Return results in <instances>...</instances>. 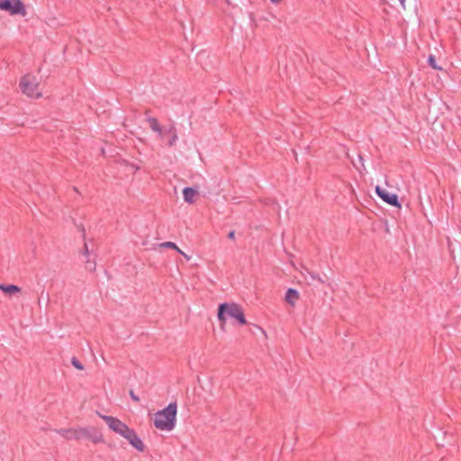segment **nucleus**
<instances>
[{
	"instance_id": "obj_8",
	"label": "nucleus",
	"mask_w": 461,
	"mask_h": 461,
	"mask_svg": "<svg viewBox=\"0 0 461 461\" xmlns=\"http://www.w3.org/2000/svg\"><path fill=\"white\" fill-rule=\"evenodd\" d=\"M164 134H167L169 137L167 143L169 148L174 147L177 143L179 138L176 127L174 124H170L167 128H166Z\"/></svg>"
},
{
	"instance_id": "obj_10",
	"label": "nucleus",
	"mask_w": 461,
	"mask_h": 461,
	"mask_svg": "<svg viewBox=\"0 0 461 461\" xmlns=\"http://www.w3.org/2000/svg\"><path fill=\"white\" fill-rule=\"evenodd\" d=\"M299 298V293L295 289L289 288L285 293V300L291 306H294Z\"/></svg>"
},
{
	"instance_id": "obj_4",
	"label": "nucleus",
	"mask_w": 461,
	"mask_h": 461,
	"mask_svg": "<svg viewBox=\"0 0 461 461\" xmlns=\"http://www.w3.org/2000/svg\"><path fill=\"white\" fill-rule=\"evenodd\" d=\"M226 316L235 319L241 325L247 323L242 307L235 303H221L219 305L217 317L222 324L226 321Z\"/></svg>"
},
{
	"instance_id": "obj_3",
	"label": "nucleus",
	"mask_w": 461,
	"mask_h": 461,
	"mask_svg": "<svg viewBox=\"0 0 461 461\" xmlns=\"http://www.w3.org/2000/svg\"><path fill=\"white\" fill-rule=\"evenodd\" d=\"M19 89L23 95L30 99L38 100L43 95L41 79L32 73H27L21 77Z\"/></svg>"
},
{
	"instance_id": "obj_18",
	"label": "nucleus",
	"mask_w": 461,
	"mask_h": 461,
	"mask_svg": "<svg viewBox=\"0 0 461 461\" xmlns=\"http://www.w3.org/2000/svg\"><path fill=\"white\" fill-rule=\"evenodd\" d=\"M131 396L135 402H139V397L135 396L132 393H131Z\"/></svg>"
},
{
	"instance_id": "obj_14",
	"label": "nucleus",
	"mask_w": 461,
	"mask_h": 461,
	"mask_svg": "<svg viewBox=\"0 0 461 461\" xmlns=\"http://www.w3.org/2000/svg\"><path fill=\"white\" fill-rule=\"evenodd\" d=\"M429 64L430 65L431 68H433L436 70H442V68L438 66L436 59L433 55H430L429 57Z\"/></svg>"
},
{
	"instance_id": "obj_16",
	"label": "nucleus",
	"mask_w": 461,
	"mask_h": 461,
	"mask_svg": "<svg viewBox=\"0 0 461 461\" xmlns=\"http://www.w3.org/2000/svg\"><path fill=\"white\" fill-rule=\"evenodd\" d=\"M71 364L73 365L74 367H76L78 370H82L84 368L82 364L75 357L71 359Z\"/></svg>"
},
{
	"instance_id": "obj_7",
	"label": "nucleus",
	"mask_w": 461,
	"mask_h": 461,
	"mask_svg": "<svg viewBox=\"0 0 461 461\" xmlns=\"http://www.w3.org/2000/svg\"><path fill=\"white\" fill-rule=\"evenodd\" d=\"M375 193L377 195L386 203L401 208V204L398 202V195L396 194L389 193L385 189L381 188L379 185L375 187Z\"/></svg>"
},
{
	"instance_id": "obj_13",
	"label": "nucleus",
	"mask_w": 461,
	"mask_h": 461,
	"mask_svg": "<svg viewBox=\"0 0 461 461\" xmlns=\"http://www.w3.org/2000/svg\"><path fill=\"white\" fill-rule=\"evenodd\" d=\"M160 247L162 248H167V249H175L176 250L177 252H179L180 254H182L187 260L190 259V257L187 256L185 252H183L179 248L178 246L174 243V242H171V241H166V242H163L159 245Z\"/></svg>"
},
{
	"instance_id": "obj_6",
	"label": "nucleus",
	"mask_w": 461,
	"mask_h": 461,
	"mask_svg": "<svg viewBox=\"0 0 461 461\" xmlns=\"http://www.w3.org/2000/svg\"><path fill=\"white\" fill-rule=\"evenodd\" d=\"M58 433L65 439H82L84 438H90V430L86 428H70L61 429Z\"/></svg>"
},
{
	"instance_id": "obj_11",
	"label": "nucleus",
	"mask_w": 461,
	"mask_h": 461,
	"mask_svg": "<svg viewBox=\"0 0 461 461\" xmlns=\"http://www.w3.org/2000/svg\"><path fill=\"white\" fill-rule=\"evenodd\" d=\"M198 192L192 187H185L183 190L184 200L188 203H194Z\"/></svg>"
},
{
	"instance_id": "obj_15",
	"label": "nucleus",
	"mask_w": 461,
	"mask_h": 461,
	"mask_svg": "<svg viewBox=\"0 0 461 461\" xmlns=\"http://www.w3.org/2000/svg\"><path fill=\"white\" fill-rule=\"evenodd\" d=\"M89 439H91L94 443H99V442H103V437L99 434H92L90 432V438H88Z\"/></svg>"
},
{
	"instance_id": "obj_20",
	"label": "nucleus",
	"mask_w": 461,
	"mask_h": 461,
	"mask_svg": "<svg viewBox=\"0 0 461 461\" xmlns=\"http://www.w3.org/2000/svg\"><path fill=\"white\" fill-rule=\"evenodd\" d=\"M399 2H400V4H401L402 7L403 9H405V0H399Z\"/></svg>"
},
{
	"instance_id": "obj_19",
	"label": "nucleus",
	"mask_w": 461,
	"mask_h": 461,
	"mask_svg": "<svg viewBox=\"0 0 461 461\" xmlns=\"http://www.w3.org/2000/svg\"><path fill=\"white\" fill-rule=\"evenodd\" d=\"M272 4L274 5H278L280 4L281 0H269Z\"/></svg>"
},
{
	"instance_id": "obj_1",
	"label": "nucleus",
	"mask_w": 461,
	"mask_h": 461,
	"mask_svg": "<svg viewBox=\"0 0 461 461\" xmlns=\"http://www.w3.org/2000/svg\"><path fill=\"white\" fill-rule=\"evenodd\" d=\"M100 417L113 432L127 440L134 449L140 453L145 451L146 445L132 428L116 417L103 414Z\"/></svg>"
},
{
	"instance_id": "obj_22",
	"label": "nucleus",
	"mask_w": 461,
	"mask_h": 461,
	"mask_svg": "<svg viewBox=\"0 0 461 461\" xmlns=\"http://www.w3.org/2000/svg\"><path fill=\"white\" fill-rule=\"evenodd\" d=\"M86 254L87 255L88 254V249L86 247Z\"/></svg>"
},
{
	"instance_id": "obj_17",
	"label": "nucleus",
	"mask_w": 461,
	"mask_h": 461,
	"mask_svg": "<svg viewBox=\"0 0 461 461\" xmlns=\"http://www.w3.org/2000/svg\"><path fill=\"white\" fill-rule=\"evenodd\" d=\"M86 267H87L89 270H91V271H92V270H95V262H87V266H86Z\"/></svg>"
},
{
	"instance_id": "obj_2",
	"label": "nucleus",
	"mask_w": 461,
	"mask_h": 461,
	"mask_svg": "<svg viewBox=\"0 0 461 461\" xmlns=\"http://www.w3.org/2000/svg\"><path fill=\"white\" fill-rule=\"evenodd\" d=\"M177 413L176 402L169 403L165 409L154 414V426L161 431H171L176 427Z\"/></svg>"
},
{
	"instance_id": "obj_21",
	"label": "nucleus",
	"mask_w": 461,
	"mask_h": 461,
	"mask_svg": "<svg viewBox=\"0 0 461 461\" xmlns=\"http://www.w3.org/2000/svg\"><path fill=\"white\" fill-rule=\"evenodd\" d=\"M229 238L230 239H233L234 238V232H230L229 233Z\"/></svg>"
},
{
	"instance_id": "obj_12",
	"label": "nucleus",
	"mask_w": 461,
	"mask_h": 461,
	"mask_svg": "<svg viewBox=\"0 0 461 461\" xmlns=\"http://www.w3.org/2000/svg\"><path fill=\"white\" fill-rule=\"evenodd\" d=\"M149 126L153 131L158 132L162 137V128L156 118H149L147 120Z\"/></svg>"
},
{
	"instance_id": "obj_9",
	"label": "nucleus",
	"mask_w": 461,
	"mask_h": 461,
	"mask_svg": "<svg viewBox=\"0 0 461 461\" xmlns=\"http://www.w3.org/2000/svg\"><path fill=\"white\" fill-rule=\"evenodd\" d=\"M0 290L5 295H7L9 297L15 295L16 294H19L22 291L21 287H19L15 285H1V284H0Z\"/></svg>"
},
{
	"instance_id": "obj_5",
	"label": "nucleus",
	"mask_w": 461,
	"mask_h": 461,
	"mask_svg": "<svg viewBox=\"0 0 461 461\" xmlns=\"http://www.w3.org/2000/svg\"><path fill=\"white\" fill-rule=\"evenodd\" d=\"M0 11L12 16L21 15L24 17L27 14L25 4L22 0H0Z\"/></svg>"
}]
</instances>
